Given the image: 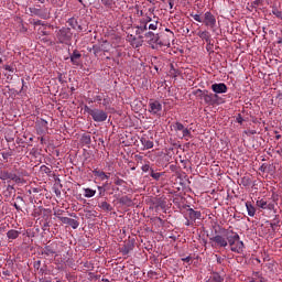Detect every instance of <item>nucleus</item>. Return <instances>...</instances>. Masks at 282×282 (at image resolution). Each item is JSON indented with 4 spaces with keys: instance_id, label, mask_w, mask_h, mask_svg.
<instances>
[{
    "instance_id": "nucleus-1",
    "label": "nucleus",
    "mask_w": 282,
    "mask_h": 282,
    "mask_svg": "<svg viewBox=\"0 0 282 282\" xmlns=\"http://www.w3.org/2000/svg\"><path fill=\"white\" fill-rule=\"evenodd\" d=\"M189 17L194 19L197 23H203L205 28H209V30H213L215 32V29L217 28V18L213 12L206 11L202 18V14L199 13H189Z\"/></svg>"
},
{
    "instance_id": "nucleus-2",
    "label": "nucleus",
    "mask_w": 282,
    "mask_h": 282,
    "mask_svg": "<svg viewBox=\"0 0 282 282\" xmlns=\"http://www.w3.org/2000/svg\"><path fill=\"white\" fill-rule=\"evenodd\" d=\"M228 246L231 252H236V254H243V250H246V245L241 241V237L237 231H227Z\"/></svg>"
},
{
    "instance_id": "nucleus-3",
    "label": "nucleus",
    "mask_w": 282,
    "mask_h": 282,
    "mask_svg": "<svg viewBox=\"0 0 282 282\" xmlns=\"http://www.w3.org/2000/svg\"><path fill=\"white\" fill-rule=\"evenodd\" d=\"M84 111L91 116L94 122H106L108 115L107 111L98 108H89V106L84 107Z\"/></svg>"
},
{
    "instance_id": "nucleus-4",
    "label": "nucleus",
    "mask_w": 282,
    "mask_h": 282,
    "mask_svg": "<svg viewBox=\"0 0 282 282\" xmlns=\"http://www.w3.org/2000/svg\"><path fill=\"white\" fill-rule=\"evenodd\" d=\"M228 232L230 230L226 229L224 235H216L209 238L212 248H228Z\"/></svg>"
},
{
    "instance_id": "nucleus-5",
    "label": "nucleus",
    "mask_w": 282,
    "mask_h": 282,
    "mask_svg": "<svg viewBox=\"0 0 282 282\" xmlns=\"http://www.w3.org/2000/svg\"><path fill=\"white\" fill-rule=\"evenodd\" d=\"M195 94L196 96H198L199 94V97L203 98L205 105H209L210 107L217 105V98H219L217 94H212V93H208V90H202V89H197Z\"/></svg>"
},
{
    "instance_id": "nucleus-6",
    "label": "nucleus",
    "mask_w": 282,
    "mask_h": 282,
    "mask_svg": "<svg viewBox=\"0 0 282 282\" xmlns=\"http://www.w3.org/2000/svg\"><path fill=\"white\" fill-rule=\"evenodd\" d=\"M173 128L176 133L181 132V134H178V138H181V140H191V138H193V133H191V130L184 127L182 122L176 121L173 124Z\"/></svg>"
},
{
    "instance_id": "nucleus-7",
    "label": "nucleus",
    "mask_w": 282,
    "mask_h": 282,
    "mask_svg": "<svg viewBox=\"0 0 282 282\" xmlns=\"http://www.w3.org/2000/svg\"><path fill=\"white\" fill-rule=\"evenodd\" d=\"M56 39L58 43H65V45H67V43L72 41V31L67 28H63L57 32Z\"/></svg>"
},
{
    "instance_id": "nucleus-8",
    "label": "nucleus",
    "mask_w": 282,
    "mask_h": 282,
    "mask_svg": "<svg viewBox=\"0 0 282 282\" xmlns=\"http://www.w3.org/2000/svg\"><path fill=\"white\" fill-rule=\"evenodd\" d=\"M144 37L147 39V42L152 47V50H158V47H160V34H155L150 31L144 34Z\"/></svg>"
},
{
    "instance_id": "nucleus-9",
    "label": "nucleus",
    "mask_w": 282,
    "mask_h": 282,
    "mask_svg": "<svg viewBox=\"0 0 282 282\" xmlns=\"http://www.w3.org/2000/svg\"><path fill=\"white\" fill-rule=\"evenodd\" d=\"M165 31L170 32V35L166 33L159 34V47H169V45H171V36H173V32L169 29H165Z\"/></svg>"
},
{
    "instance_id": "nucleus-10",
    "label": "nucleus",
    "mask_w": 282,
    "mask_h": 282,
    "mask_svg": "<svg viewBox=\"0 0 282 282\" xmlns=\"http://www.w3.org/2000/svg\"><path fill=\"white\" fill-rule=\"evenodd\" d=\"M149 23H151V18H145L140 21V24L137 26L135 34L139 35V39H144L141 34H144L149 30Z\"/></svg>"
},
{
    "instance_id": "nucleus-11",
    "label": "nucleus",
    "mask_w": 282,
    "mask_h": 282,
    "mask_svg": "<svg viewBox=\"0 0 282 282\" xmlns=\"http://www.w3.org/2000/svg\"><path fill=\"white\" fill-rule=\"evenodd\" d=\"M0 180L6 181V180H12L13 182H21V177H19L14 173H10L6 170L0 171Z\"/></svg>"
},
{
    "instance_id": "nucleus-12",
    "label": "nucleus",
    "mask_w": 282,
    "mask_h": 282,
    "mask_svg": "<svg viewBox=\"0 0 282 282\" xmlns=\"http://www.w3.org/2000/svg\"><path fill=\"white\" fill-rule=\"evenodd\" d=\"M212 91H214V94H216V96H217V94H227L228 86H226V84H224V83L213 84Z\"/></svg>"
},
{
    "instance_id": "nucleus-13",
    "label": "nucleus",
    "mask_w": 282,
    "mask_h": 282,
    "mask_svg": "<svg viewBox=\"0 0 282 282\" xmlns=\"http://www.w3.org/2000/svg\"><path fill=\"white\" fill-rule=\"evenodd\" d=\"M30 12L33 17H40V19H50V13L47 10H41L36 8H30Z\"/></svg>"
},
{
    "instance_id": "nucleus-14",
    "label": "nucleus",
    "mask_w": 282,
    "mask_h": 282,
    "mask_svg": "<svg viewBox=\"0 0 282 282\" xmlns=\"http://www.w3.org/2000/svg\"><path fill=\"white\" fill-rule=\"evenodd\" d=\"M149 111L153 115L160 113V111H162V104H160L158 100H151L149 102Z\"/></svg>"
},
{
    "instance_id": "nucleus-15",
    "label": "nucleus",
    "mask_w": 282,
    "mask_h": 282,
    "mask_svg": "<svg viewBox=\"0 0 282 282\" xmlns=\"http://www.w3.org/2000/svg\"><path fill=\"white\" fill-rule=\"evenodd\" d=\"M187 215H188V219H191L192 223L194 224L195 221H197V219H202V212H197L193 208L187 209Z\"/></svg>"
},
{
    "instance_id": "nucleus-16",
    "label": "nucleus",
    "mask_w": 282,
    "mask_h": 282,
    "mask_svg": "<svg viewBox=\"0 0 282 282\" xmlns=\"http://www.w3.org/2000/svg\"><path fill=\"white\" fill-rule=\"evenodd\" d=\"M140 142L143 147V150H149V149H153L154 143L151 139H149V137L144 135L140 139Z\"/></svg>"
},
{
    "instance_id": "nucleus-17",
    "label": "nucleus",
    "mask_w": 282,
    "mask_h": 282,
    "mask_svg": "<svg viewBox=\"0 0 282 282\" xmlns=\"http://www.w3.org/2000/svg\"><path fill=\"white\" fill-rule=\"evenodd\" d=\"M256 204H257L258 208H262V210H272V208H274V205L268 204V200H265V199L257 200Z\"/></svg>"
},
{
    "instance_id": "nucleus-18",
    "label": "nucleus",
    "mask_w": 282,
    "mask_h": 282,
    "mask_svg": "<svg viewBox=\"0 0 282 282\" xmlns=\"http://www.w3.org/2000/svg\"><path fill=\"white\" fill-rule=\"evenodd\" d=\"M93 174L95 175V177H99V180H101V182H105V180H109V177H111L110 173H105L104 171H100L98 169L93 171Z\"/></svg>"
},
{
    "instance_id": "nucleus-19",
    "label": "nucleus",
    "mask_w": 282,
    "mask_h": 282,
    "mask_svg": "<svg viewBox=\"0 0 282 282\" xmlns=\"http://www.w3.org/2000/svg\"><path fill=\"white\" fill-rule=\"evenodd\" d=\"M82 54L77 51V50H75L73 53H72V55H70V63H73V65H76V66H78V65H80V58H82Z\"/></svg>"
},
{
    "instance_id": "nucleus-20",
    "label": "nucleus",
    "mask_w": 282,
    "mask_h": 282,
    "mask_svg": "<svg viewBox=\"0 0 282 282\" xmlns=\"http://www.w3.org/2000/svg\"><path fill=\"white\" fill-rule=\"evenodd\" d=\"M20 236H21V231L17 229H10L7 232V239H9L10 241H14V239H19Z\"/></svg>"
},
{
    "instance_id": "nucleus-21",
    "label": "nucleus",
    "mask_w": 282,
    "mask_h": 282,
    "mask_svg": "<svg viewBox=\"0 0 282 282\" xmlns=\"http://www.w3.org/2000/svg\"><path fill=\"white\" fill-rule=\"evenodd\" d=\"M55 253H56L55 245H48L43 250V254H45L46 257H54Z\"/></svg>"
},
{
    "instance_id": "nucleus-22",
    "label": "nucleus",
    "mask_w": 282,
    "mask_h": 282,
    "mask_svg": "<svg viewBox=\"0 0 282 282\" xmlns=\"http://www.w3.org/2000/svg\"><path fill=\"white\" fill-rule=\"evenodd\" d=\"M197 36L202 39V41H206V43H210V32L208 31H199Z\"/></svg>"
},
{
    "instance_id": "nucleus-23",
    "label": "nucleus",
    "mask_w": 282,
    "mask_h": 282,
    "mask_svg": "<svg viewBox=\"0 0 282 282\" xmlns=\"http://www.w3.org/2000/svg\"><path fill=\"white\" fill-rule=\"evenodd\" d=\"M246 208H247V212H248L249 217H254V215H257V208H254V207L252 206V203H251V202H247V203H246Z\"/></svg>"
},
{
    "instance_id": "nucleus-24",
    "label": "nucleus",
    "mask_w": 282,
    "mask_h": 282,
    "mask_svg": "<svg viewBox=\"0 0 282 282\" xmlns=\"http://www.w3.org/2000/svg\"><path fill=\"white\" fill-rule=\"evenodd\" d=\"M98 207L101 208V210H105L106 213H111L113 210V207H111V204L107 202H101L98 205Z\"/></svg>"
},
{
    "instance_id": "nucleus-25",
    "label": "nucleus",
    "mask_w": 282,
    "mask_h": 282,
    "mask_svg": "<svg viewBox=\"0 0 282 282\" xmlns=\"http://www.w3.org/2000/svg\"><path fill=\"white\" fill-rule=\"evenodd\" d=\"M209 282H224V278L220 276V274L218 272H214L209 276Z\"/></svg>"
},
{
    "instance_id": "nucleus-26",
    "label": "nucleus",
    "mask_w": 282,
    "mask_h": 282,
    "mask_svg": "<svg viewBox=\"0 0 282 282\" xmlns=\"http://www.w3.org/2000/svg\"><path fill=\"white\" fill-rule=\"evenodd\" d=\"M82 143H83V144H86V145L91 144V134H89V133H84V134L82 135Z\"/></svg>"
},
{
    "instance_id": "nucleus-27",
    "label": "nucleus",
    "mask_w": 282,
    "mask_h": 282,
    "mask_svg": "<svg viewBox=\"0 0 282 282\" xmlns=\"http://www.w3.org/2000/svg\"><path fill=\"white\" fill-rule=\"evenodd\" d=\"M96 195V189H91L89 187L84 188V197L91 198Z\"/></svg>"
},
{
    "instance_id": "nucleus-28",
    "label": "nucleus",
    "mask_w": 282,
    "mask_h": 282,
    "mask_svg": "<svg viewBox=\"0 0 282 282\" xmlns=\"http://www.w3.org/2000/svg\"><path fill=\"white\" fill-rule=\"evenodd\" d=\"M180 69H176L173 64L170 65V75L173 76V78H177L180 76Z\"/></svg>"
},
{
    "instance_id": "nucleus-29",
    "label": "nucleus",
    "mask_w": 282,
    "mask_h": 282,
    "mask_svg": "<svg viewBox=\"0 0 282 282\" xmlns=\"http://www.w3.org/2000/svg\"><path fill=\"white\" fill-rule=\"evenodd\" d=\"M162 175H164V173H159L155 172L154 170H151L150 176H152V178L155 180L156 182H160V177H162Z\"/></svg>"
},
{
    "instance_id": "nucleus-30",
    "label": "nucleus",
    "mask_w": 282,
    "mask_h": 282,
    "mask_svg": "<svg viewBox=\"0 0 282 282\" xmlns=\"http://www.w3.org/2000/svg\"><path fill=\"white\" fill-rule=\"evenodd\" d=\"M272 14H274V17H276V19H280L282 21V11L279 10V8L273 7L272 8Z\"/></svg>"
},
{
    "instance_id": "nucleus-31",
    "label": "nucleus",
    "mask_w": 282,
    "mask_h": 282,
    "mask_svg": "<svg viewBox=\"0 0 282 282\" xmlns=\"http://www.w3.org/2000/svg\"><path fill=\"white\" fill-rule=\"evenodd\" d=\"M68 226H70V228H73V230H76V228H78V226H80V223H78V220L70 218Z\"/></svg>"
},
{
    "instance_id": "nucleus-32",
    "label": "nucleus",
    "mask_w": 282,
    "mask_h": 282,
    "mask_svg": "<svg viewBox=\"0 0 282 282\" xmlns=\"http://www.w3.org/2000/svg\"><path fill=\"white\" fill-rule=\"evenodd\" d=\"M158 20H151L150 24L148 25V29L150 30H158Z\"/></svg>"
},
{
    "instance_id": "nucleus-33",
    "label": "nucleus",
    "mask_w": 282,
    "mask_h": 282,
    "mask_svg": "<svg viewBox=\"0 0 282 282\" xmlns=\"http://www.w3.org/2000/svg\"><path fill=\"white\" fill-rule=\"evenodd\" d=\"M91 50H93V54L95 56H98V54H100V52H102V48H100V46H98V45H94Z\"/></svg>"
},
{
    "instance_id": "nucleus-34",
    "label": "nucleus",
    "mask_w": 282,
    "mask_h": 282,
    "mask_svg": "<svg viewBox=\"0 0 282 282\" xmlns=\"http://www.w3.org/2000/svg\"><path fill=\"white\" fill-rule=\"evenodd\" d=\"M141 171L143 173H149V172L151 173V171H153V169L151 167V165L144 164V165L141 166Z\"/></svg>"
},
{
    "instance_id": "nucleus-35",
    "label": "nucleus",
    "mask_w": 282,
    "mask_h": 282,
    "mask_svg": "<svg viewBox=\"0 0 282 282\" xmlns=\"http://www.w3.org/2000/svg\"><path fill=\"white\" fill-rule=\"evenodd\" d=\"M240 184L242 186H250V177H247V176L242 177L240 181Z\"/></svg>"
},
{
    "instance_id": "nucleus-36",
    "label": "nucleus",
    "mask_w": 282,
    "mask_h": 282,
    "mask_svg": "<svg viewBox=\"0 0 282 282\" xmlns=\"http://www.w3.org/2000/svg\"><path fill=\"white\" fill-rule=\"evenodd\" d=\"M57 218L59 219V221H62V224H66L67 226H68L69 221L72 220V218H69V217L57 216Z\"/></svg>"
},
{
    "instance_id": "nucleus-37",
    "label": "nucleus",
    "mask_w": 282,
    "mask_h": 282,
    "mask_svg": "<svg viewBox=\"0 0 282 282\" xmlns=\"http://www.w3.org/2000/svg\"><path fill=\"white\" fill-rule=\"evenodd\" d=\"M42 173H45L46 175H50L52 173V169L47 167L46 165L41 166Z\"/></svg>"
},
{
    "instance_id": "nucleus-38",
    "label": "nucleus",
    "mask_w": 282,
    "mask_h": 282,
    "mask_svg": "<svg viewBox=\"0 0 282 282\" xmlns=\"http://www.w3.org/2000/svg\"><path fill=\"white\" fill-rule=\"evenodd\" d=\"M182 261H183L184 263H187L188 265H191V263H193V257L187 256V257H185V258H182Z\"/></svg>"
},
{
    "instance_id": "nucleus-39",
    "label": "nucleus",
    "mask_w": 282,
    "mask_h": 282,
    "mask_svg": "<svg viewBox=\"0 0 282 282\" xmlns=\"http://www.w3.org/2000/svg\"><path fill=\"white\" fill-rule=\"evenodd\" d=\"M84 268H87L88 270H94V264H91V262L86 261L84 262Z\"/></svg>"
},
{
    "instance_id": "nucleus-40",
    "label": "nucleus",
    "mask_w": 282,
    "mask_h": 282,
    "mask_svg": "<svg viewBox=\"0 0 282 282\" xmlns=\"http://www.w3.org/2000/svg\"><path fill=\"white\" fill-rule=\"evenodd\" d=\"M236 122H238V124H243V117H241V113H239V115L236 117Z\"/></svg>"
},
{
    "instance_id": "nucleus-41",
    "label": "nucleus",
    "mask_w": 282,
    "mask_h": 282,
    "mask_svg": "<svg viewBox=\"0 0 282 282\" xmlns=\"http://www.w3.org/2000/svg\"><path fill=\"white\" fill-rule=\"evenodd\" d=\"M4 69H6L7 72H10L11 74H14V67H12V66H10V65H6V66H4Z\"/></svg>"
},
{
    "instance_id": "nucleus-42",
    "label": "nucleus",
    "mask_w": 282,
    "mask_h": 282,
    "mask_svg": "<svg viewBox=\"0 0 282 282\" xmlns=\"http://www.w3.org/2000/svg\"><path fill=\"white\" fill-rule=\"evenodd\" d=\"M94 102H102V95L95 96Z\"/></svg>"
},
{
    "instance_id": "nucleus-43",
    "label": "nucleus",
    "mask_w": 282,
    "mask_h": 282,
    "mask_svg": "<svg viewBox=\"0 0 282 282\" xmlns=\"http://www.w3.org/2000/svg\"><path fill=\"white\" fill-rule=\"evenodd\" d=\"M40 124H41V127H43V129H47V121L46 120L41 119Z\"/></svg>"
},
{
    "instance_id": "nucleus-44",
    "label": "nucleus",
    "mask_w": 282,
    "mask_h": 282,
    "mask_svg": "<svg viewBox=\"0 0 282 282\" xmlns=\"http://www.w3.org/2000/svg\"><path fill=\"white\" fill-rule=\"evenodd\" d=\"M116 186H122V184H124V180L122 178H118L116 182H115Z\"/></svg>"
},
{
    "instance_id": "nucleus-45",
    "label": "nucleus",
    "mask_w": 282,
    "mask_h": 282,
    "mask_svg": "<svg viewBox=\"0 0 282 282\" xmlns=\"http://www.w3.org/2000/svg\"><path fill=\"white\" fill-rule=\"evenodd\" d=\"M216 261H217V263L221 264V263H224V258L216 254Z\"/></svg>"
},
{
    "instance_id": "nucleus-46",
    "label": "nucleus",
    "mask_w": 282,
    "mask_h": 282,
    "mask_svg": "<svg viewBox=\"0 0 282 282\" xmlns=\"http://www.w3.org/2000/svg\"><path fill=\"white\" fill-rule=\"evenodd\" d=\"M10 155H12V154H10V152H3L2 153L3 160H8V158H10Z\"/></svg>"
},
{
    "instance_id": "nucleus-47",
    "label": "nucleus",
    "mask_w": 282,
    "mask_h": 282,
    "mask_svg": "<svg viewBox=\"0 0 282 282\" xmlns=\"http://www.w3.org/2000/svg\"><path fill=\"white\" fill-rule=\"evenodd\" d=\"M195 223L191 218H188L185 223V226H193Z\"/></svg>"
},
{
    "instance_id": "nucleus-48",
    "label": "nucleus",
    "mask_w": 282,
    "mask_h": 282,
    "mask_svg": "<svg viewBox=\"0 0 282 282\" xmlns=\"http://www.w3.org/2000/svg\"><path fill=\"white\" fill-rule=\"evenodd\" d=\"M15 210H18V213H21V206H19L17 203L13 204Z\"/></svg>"
},
{
    "instance_id": "nucleus-49",
    "label": "nucleus",
    "mask_w": 282,
    "mask_h": 282,
    "mask_svg": "<svg viewBox=\"0 0 282 282\" xmlns=\"http://www.w3.org/2000/svg\"><path fill=\"white\" fill-rule=\"evenodd\" d=\"M167 1H169L170 10H173V6H174L173 0H167Z\"/></svg>"
},
{
    "instance_id": "nucleus-50",
    "label": "nucleus",
    "mask_w": 282,
    "mask_h": 282,
    "mask_svg": "<svg viewBox=\"0 0 282 282\" xmlns=\"http://www.w3.org/2000/svg\"><path fill=\"white\" fill-rule=\"evenodd\" d=\"M17 202H22V203H24L25 200L23 199V196H17Z\"/></svg>"
},
{
    "instance_id": "nucleus-51",
    "label": "nucleus",
    "mask_w": 282,
    "mask_h": 282,
    "mask_svg": "<svg viewBox=\"0 0 282 282\" xmlns=\"http://www.w3.org/2000/svg\"><path fill=\"white\" fill-rule=\"evenodd\" d=\"M278 140H281V134L275 135Z\"/></svg>"
},
{
    "instance_id": "nucleus-52",
    "label": "nucleus",
    "mask_w": 282,
    "mask_h": 282,
    "mask_svg": "<svg viewBox=\"0 0 282 282\" xmlns=\"http://www.w3.org/2000/svg\"><path fill=\"white\" fill-rule=\"evenodd\" d=\"M35 25H41V21H37V22L35 23Z\"/></svg>"
},
{
    "instance_id": "nucleus-53",
    "label": "nucleus",
    "mask_w": 282,
    "mask_h": 282,
    "mask_svg": "<svg viewBox=\"0 0 282 282\" xmlns=\"http://www.w3.org/2000/svg\"><path fill=\"white\" fill-rule=\"evenodd\" d=\"M98 191H102V186H98Z\"/></svg>"
},
{
    "instance_id": "nucleus-54",
    "label": "nucleus",
    "mask_w": 282,
    "mask_h": 282,
    "mask_svg": "<svg viewBox=\"0 0 282 282\" xmlns=\"http://www.w3.org/2000/svg\"><path fill=\"white\" fill-rule=\"evenodd\" d=\"M70 217H76V214H70Z\"/></svg>"
},
{
    "instance_id": "nucleus-55",
    "label": "nucleus",
    "mask_w": 282,
    "mask_h": 282,
    "mask_svg": "<svg viewBox=\"0 0 282 282\" xmlns=\"http://www.w3.org/2000/svg\"><path fill=\"white\" fill-rule=\"evenodd\" d=\"M1 63H3V59L0 57V65H1Z\"/></svg>"
},
{
    "instance_id": "nucleus-56",
    "label": "nucleus",
    "mask_w": 282,
    "mask_h": 282,
    "mask_svg": "<svg viewBox=\"0 0 282 282\" xmlns=\"http://www.w3.org/2000/svg\"><path fill=\"white\" fill-rule=\"evenodd\" d=\"M163 3H166V0H161Z\"/></svg>"
},
{
    "instance_id": "nucleus-57",
    "label": "nucleus",
    "mask_w": 282,
    "mask_h": 282,
    "mask_svg": "<svg viewBox=\"0 0 282 282\" xmlns=\"http://www.w3.org/2000/svg\"><path fill=\"white\" fill-rule=\"evenodd\" d=\"M260 171H263V166H261Z\"/></svg>"
},
{
    "instance_id": "nucleus-58",
    "label": "nucleus",
    "mask_w": 282,
    "mask_h": 282,
    "mask_svg": "<svg viewBox=\"0 0 282 282\" xmlns=\"http://www.w3.org/2000/svg\"><path fill=\"white\" fill-rule=\"evenodd\" d=\"M250 282H257V281H254V280H251Z\"/></svg>"
},
{
    "instance_id": "nucleus-59",
    "label": "nucleus",
    "mask_w": 282,
    "mask_h": 282,
    "mask_svg": "<svg viewBox=\"0 0 282 282\" xmlns=\"http://www.w3.org/2000/svg\"><path fill=\"white\" fill-rule=\"evenodd\" d=\"M22 83H25V80H24V79H22Z\"/></svg>"
}]
</instances>
